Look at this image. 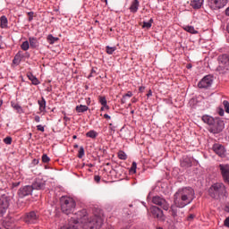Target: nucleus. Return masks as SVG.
<instances>
[{
    "label": "nucleus",
    "mask_w": 229,
    "mask_h": 229,
    "mask_svg": "<svg viewBox=\"0 0 229 229\" xmlns=\"http://www.w3.org/2000/svg\"><path fill=\"white\" fill-rule=\"evenodd\" d=\"M60 203L61 210L64 214H66V216L72 214V211L76 208V201L71 197H61Z\"/></svg>",
    "instance_id": "7ed1b4c3"
},
{
    "label": "nucleus",
    "mask_w": 229,
    "mask_h": 229,
    "mask_svg": "<svg viewBox=\"0 0 229 229\" xmlns=\"http://www.w3.org/2000/svg\"><path fill=\"white\" fill-rule=\"evenodd\" d=\"M192 67V64H188L187 69H191Z\"/></svg>",
    "instance_id": "052dcab7"
},
{
    "label": "nucleus",
    "mask_w": 229,
    "mask_h": 229,
    "mask_svg": "<svg viewBox=\"0 0 229 229\" xmlns=\"http://www.w3.org/2000/svg\"><path fill=\"white\" fill-rule=\"evenodd\" d=\"M224 225H225V226H227V228H229V216L227 218H225Z\"/></svg>",
    "instance_id": "49530a36"
},
{
    "label": "nucleus",
    "mask_w": 229,
    "mask_h": 229,
    "mask_svg": "<svg viewBox=\"0 0 229 229\" xmlns=\"http://www.w3.org/2000/svg\"><path fill=\"white\" fill-rule=\"evenodd\" d=\"M37 130H38V131H45L44 126H42V125H37Z\"/></svg>",
    "instance_id": "de8ad7c7"
},
{
    "label": "nucleus",
    "mask_w": 229,
    "mask_h": 229,
    "mask_svg": "<svg viewBox=\"0 0 229 229\" xmlns=\"http://www.w3.org/2000/svg\"><path fill=\"white\" fill-rule=\"evenodd\" d=\"M88 165H89V167H94V165H92V164H89Z\"/></svg>",
    "instance_id": "0e129e2a"
},
{
    "label": "nucleus",
    "mask_w": 229,
    "mask_h": 229,
    "mask_svg": "<svg viewBox=\"0 0 229 229\" xmlns=\"http://www.w3.org/2000/svg\"><path fill=\"white\" fill-rule=\"evenodd\" d=\"M132 103H137V98H132Z\"/></svg>",
    "instance_id": "680f3d73"
},
{
    "label": "nucleus",
    "mask_w": 229,
    "mask_h": 229,
    "mask_svg": "<svg viewBox=\"0 0 229 229\" xmlns=\"http://www.w3.org/2000/svg\"><path fill=\"white\" fill-rule=\"evenodd\" d=\"M64 121H65L66 123L71 121V118L67 117V116H64Z\"/></svg>",
    "instance_id": "6e6d98bb"
},
{
    "label": "nucleus",
    "mask_w": 229,
    "mask_h": 229,
    "mask_svg": "<svg viewBox=\"0 0 229 229\" xmlns=\"http://www.w3.org/2000/svg\"><path fill=\"white\" fill-rule=\"evenodd\" d=\"M218 167L224 182L229 183V165L220 164Z\"/></svg>",
    "instance_id": "ddd939ff"
},
{
    "label": "nucleus",
    "mask_w": 229,
    "mask_h": 229,
    "mask_svg": "<svg viewBox=\"0 0 229 229\" xmlns=\"http://www.w3.org/2000/svg\"><path fill=\"white\" fill-rule=\"evenodd\" d=\"M87 137H89V139H96L98 137V132L96 131H89L86 133Z\"/></svg>",
    "instance_id": "7c9ffc66"
},
{
    "label": "nucleus",
    "mask_w": 229,
    "mask_h": 229,
    "mask_svg": "<svg viewBox=\"0 0 229 229\" xmlns=\"http://www.w3.org/2000/svg\"><path fill=\"white\" fill-rule=\"evenodd\" d=\"M4 226L5 229H13V225H10V222H5Z\"/></svg>",
    "instance_id": "79ce46f5"
},
{
    "label": "nucleus",
    "mask_w": 229,
    "mask_h": 229,
    "mask_svg": "<svg viewBox=\"0 0 229 229\" xmlns=\"http://www.w3.org/2000/svg\"><path fill=\"white\" fill-rule=\"evenodd\" d=\"M2 105H3V100L0 101V106H2Z\"/></svg>",
    "instance_id": "774afa93"
},
{
    "label": "nucleus",
    "mask_w": 229,
    "mask_h": 229,
    "mask_svg": "<svg viewBox=\"0 0 229 229\" xmlns=\"http://www.w3.org/2000/svg\"><path fill=\"white\" fill-rule=\"evenodd\" d=\"M94 180H95V182H97V183H99V182H101V176H99V175H95V176H94Z\"/></svg>",
    "instance_id": "37998d69"
},
{
    "label": "nucleus",
    "mask_w": 229,
    "mask_h": 229,
    "mask_svg": "<svg viewBox=\"0 0 229 229\" xmlns=\"http://www.w3.org/2000/svg\"><path fill=\"white\" fill-rule=\"evenodd\" d=\"M139 0H133L129 10L130 12H131V13H137V12L139 11Z\"/></svg>",
    "instance_id": "6ab92c4d"
},
{
    "label": "nucleus",
    "mask_w": 229,
    "mask_h": 229,
    "mask_svg": "<svg viewBox=\"0 0 229 229\" xmlns=\"http://www.w3.org/2000/svg\"><path fill=\"white\" fill-rule=\"evenodd\" d=\"M144 90H146V87L140 86V87L139 88V91H140V92H144Z\"/></svg>",
    "instance_id": "603ef678"
},
{
    "label": "nucleus",
    "mask_w": 229,
    "mask_h": 229,
    "mask_svg": "<svg viewBox=\"0 0 229 229\" xmlns=\"http://www.w3.org/2000/svg\"><path fill=\"white\" fill-rule=\"evenodd\" d=\"M104 118H105V119H107V120H110V119H111L110 115H108V114H104Z\"/></svg>",
    "instance_id": "5fc2aeb1"
},
{
    "label": "nucleus",
    "mask_w": 229,
    "mask_h": 229,
    "mask_svg": "<svg viewBox=\"0 0 229 229\" xmlns=\"http://www.w3.org/2000/svg\"><path fill=\"white\" fill-rule=\"evenodd\" d=\"M183 30L188 33H191L192 35L198 34V30H196L192 26H185Z\"/></svg>",
    "instance_id": "a878e982"
},
{
    "label": "nucleus",
    "mask_w": 229,
    "mask_h": 229,
    "mask_svg": "<svg viewBox=\"0 0 229 229\" xmlns=\"http://www.w3.org/2000/svg\"><path fill=\"white\" fill-rule=\"evenodd\" d=\"M51 158H49V157H47V154H44L42 156V162H44V164H47V162H50Z\"/></svg>",
    "instance_id": "58836bf2"
},
{
    "label": "nucleus",
    "mask_w": 229,
    "mask_h": 229,
    "mask_svg": "<svg viewBox=\"0 0 229 229\" xmlns=\"http://www.w3.org/2000/svg\"><path fill=\"white\" fill-rule=\"evenodd\" d=\"M133 96V93L131 91H128L125 95H123V98H131Z\"/></svg>",
    "instance_id": "c03bdc74"
},
{
    "label": "nucleus",
    "mask_w": 229,
    "mask_h": 229,
    "mask_svg": "<svg viewBox=\"0 0 229 229\" xmlns=\"http://www.w3.org/2000/svg\"><path fill=\"white\" fill-rule=\"evenodd\" d=\"M103 106H104V108H106V110H110V106H108V104H106Z\"/></svg>",
    "instance_id": "4d7b16f0"
},
{
    "label": "nucleus",
    "mask_w": 229,
    "mask_h": 229,
    "mask_svg": "<svg viewBox=\"0 0 229 229\" xmlns=\"http://www.w3.org/2000/svg\"><path fill=\"white\" fill-rule=\"evenodd\" d=\"M85 157V148L83 147H80L78 158H83Z\"/></svg>",
    "instance_id": "f704fd0d"
},
{
    "label": "nucleus",
    "mask_w": 229,
    "mask_h": 229,
    "mask_svg": "<svg viewBox=\"0 0 229 229\" xmlns=\"http://www.w3.org/2000/svg\"><path fill=\"white\" fill-rule=\"evenodd\" d=\"M195 198L196 193L194 192V189L191 187L180 189L175 192L174 195V205L170 207L169 210V214H171L174 221L178 217L179 208H183L187 205H191V202L194 201Z\"/></svg>",
    "instance_id": "f257e3e1"
},
{
    "label": "nucleus",
    "mask_w": 229,
    "mask_h": 229,
    "mask_svg": "<svg viewBox=\"0 0 229 229\" xmlns=\"http://www.w3.org/2000/svg\"><path fill=\"white\" fill-rule=\"evenodd\" d=\"M99 103L102 106H106L107 104L106 97H99Z\"/></svg>",
    "instance_id": "4c0bfd02"
},
{
    "label": "nucleus",
    "mask_w": 229,
    "mask_h": 229,
    "mask_svg": "<svg viewBox=\"0 0 229 229\" xmlns=\"http://www.w3.org/2000/svg\"><path fill=\"white\" fill-rule=\"evenodd\" d=\"M190 4L194 10H199L203 6V0H191Z\"/></svg>",
    "instance_id": "a211bd4d"
},
{
    "label": "nucleus",
    "mask_w": 229,
    "mask_h": 229,
    "mask_svg": "<svg viewBox=\"0 0 229 229\" xmlns=\"http://www.w3.org/2000/svg\"><path fill=\"white\" fill-rule=\"evenodd\" d=\"M4 144H8V145L12 144V137L10 136L6 137L5 139H4Z\"/></svg>",
    "instance_id": "ea45409f"
},
{
    "label": "nucleus",
    "mask_w": 229,
    "mask_h": 229,
    "mask_svg": "<svg viewBox=\"0 0 229 229\" xmlns=\"http://www.w3.org/2000/svg\"><path fill=\"white\" fill-rule=\"evenodd\" d=\"M215 120H216V118H214L208 114H205L202 116L203 123H205L206 124H208L209 127L211 126V124H213Z\"/></svg>",
    "instance_id": "aec40b11"
},
{
    "label": "nucleus",
    "mask_w": 229,
    "mask_h": 229,
    "mask_svg": "<svg viewBox=\"0 0 229 229\" xmlns=\"http://www.w3.org/2000/svg\"><path fill=\"white\" fill-rule=\"evenodd\" d=\"M151 96H153V92L151 91V89H149L147 94V98H151Z\"/></svg>",
    "instance_id": "864d4df0"
},
{
    "label": "nucleus",
    "mask_w": 229,
    "mask_h": 229,
    "mask_svg": "<svg viewBox=\"0 0 229 229\" xmlns=\"http://www.w3.org/2000/svg\"><path fill=\"white\" fill-rule=\"evenodd\" d=\"M118 158H120V160H126V158H128V156L126 155V153H124V151L120 150L118 152Z\"/></svg>",
    "instance_id": "2f4dec72"
},
{
    "label": "nucleus",
    "mask_w": 229,
    "mask_h": 229,
    "mask_svg": "<svg viewBox=\"0 0 229 229\" xmlns=\"http://www.w3.org/2000/svg\"><path fill=\"white\" fill-rule=\"evenodd\" d=\"M116 50H117L116 47H109V46L106 47V52L107 53V55H114V52Z\"/></svg>",
    "instance_id": "cd10ccee"
},
{
    "label": "nucleus",
    "mask_w": 229,
    "mask_h": 229,
    "mask_svg": "<svg viewBox=\"0 0 229 229\" xmlns=\"http://www.w3.org/2000/svg\"><path fill=\"white\" fill-rule=\"evenodd\" d=\"M150 213L152 214L153 217L158 219V221H165V216L160 208L157 206L150 207Z\"/></svg>",
    "instance_id": "6e6552de"
},
{
    "label": "nucleus",
    "mask_w": 229,
    "mask_h": 229,
    "mask_svg": "<svg viewBox=\"0 0 229 229\" xmlns=\"http://www.w3.org/2000/svg\"><path fill=\"white\" fill-rule=\"evenodd\" d=\"M208 194L210 198L214 199H219L221 196L226 194V186L223 182H216L208 189Z\"/></svg>",
    "instance_id": "20e7f679"
},
{
    "label": "nucleus",
    "mask_w": 229,
    "mask_h": 229,
    "mask_svg": "<svg viewBox=\"0 0 229 229\" xmlns=\"http://www.w3.org/2000/svg\"><path fill=\"white\" fill-rule=\"evenodd\" d=\"M12 106L18 112V114H22V107L15 102H12Z\"/></svg>",
    "instance_id": "bb28decb"
},
{
    "label": "nucleus",
    "mask_w": 229,
    "mask_h": 229,
    "mask_svg": "<svg viewBox=\"0 0 229 229\" xmlns=\"http://www.w3.org/2000/svg\"><path fill=\"white\" fill-rule=\"evenodd\" d=\"M19 185H21V182H16L12 183L13 189H15V187H19Z\"/></svg>",
    "instance_id": "a18cd8bd"
},
{
    "label": "nucleus",
    "mask_w": 229,
    "mask_h": 229,
    "mask_svg": "<svg viewBox=\"0 0 229 229\" xmlns=\"http://www.w3.org/2000/svg\"><path fill=\"white\" fill-rule=\"evenodd\" d=\"M21 60H22L21 54H17L13 60V64H14V65H19V64H21Z\"/></svg>",
    "instance_id": "c85d7f7f"
},
{
    "label": "nucleus",
    "mask_w": 229,
    "mask_h": 229,
    "mask_svg": "<svg viewBox=\"0 0 229 229\" xmlns=\"http://www.w3.org/2000/svg\"><path fill=\"white\" fill-rule=\"evenodd\" d=\"M223 105H224V108H225L226 114H229V102H228V100H225L223 102Z\"/></svg>",
    "instance_id": "e433bc0d"
},
{
    "label": "nucleus",
    "mask_w": 229,
    "mask_h": 229,
    "mask_svg": "<svg viewBox=\"0 0 229 229\" xmlns=\"http://www.w3.org/2000/svg\"><path fill=\"white\" fill-rule=\"evenodd\" d=\"M214 83V76L206 75L198 84L199 89H208Z\"/></svg>",
    "instance_id": "9d476101"
},
{
    "label": "nucleus",
    "mask_w": 229,
    "mask_h": 229,
    "mask_svg": "<svg viewBox=\"0 0 229 229\" xmlns=\"http://www.w3.org/2000/svg\"><path fill=\"white\" fill-rule=\"evenodd\" d=\"M38 221V215L35 211L27 213L24 216V222L28 224H35Z\"/></svg>",
    "instance_id": "4468645a"
},
{
    "label": "nucleus",
    "mask_w": 229,
    "mask_h": 229,
    "mask_svg": "<svg viewBox=\"0 0 229 229\" xmlns=\"http://www.w3.org/2000/svg\"><path fill=\"white\" fill-rule=\"evenodd\" d=\"M212 149L216 155L218 157H221V158H225L226 150L225 149V146L219 144V143H215L212 147Z\"/></svg>",
    "instance_id": "2eb2a0df"
},
{
    "label": "nucleus",
    "mask_w": 229,
    "mask_h": 229,
    "mask_svg": "<svg viewBox=\"0 0 229 229\" xmlns=\"http://www.w3.org/2000/svg\"><path fill=\"white\" fill-rule=\"evenodd\" d=\"M30 46L32 49H36V47H38V40L35 38H29Z\"/></svg>",
    "instance_id": "5701e85b"
},
{
    "label": "nucleus",
    "mask_w": 229,
    "mask_h": 229,
    "mask_svg": "<svg viewBox=\"0 0 229 229\" xmlns=\"http://www.w3.org/2000/svg\"><path fill=\"white\" fill-rule=\"evenodd\" d=\"M194 217H196V215L191 214V215L188 216V221H192V219H194Z\"/></svg>",
    "instance_id": "09e8293b"
},
{
    "label": "nucleus",
    "mask_w": 229,
    "mask_h": 229,
    "mask_svg": "<svg viewBox=\"0 0 229 229\" xmlns=\"http://www.w3.org/2000/svg\"><path fill=\"white\" fill-rule=\"evenodd\" d=\"M101 112H103V110H105V106H103L101 108H100Z\"/></svg>",
    "instance_id": "e2e57ef3"
},
{
    "label": "nucleus",
    "mask_w": 229,
    "mask_h": 229,
    "mask_svg": "<svg viewBox=\"0 0 229 229\" xmlns=\"http://www.w3.org/2000/svg\"><path fill=\"white\" fill-rule=\"evenodd\" d=\"M27 15H29V21L31 22V21H33V17H34V15H35V13H33V12H29V13H27Z\"/></svg>",
    "instance_id": "a19ab883"
},
{
    "label": "nucleus",
    "mask_w": 229,
    "mask_h": 229,
    "mask_svg": "<svg viewBox=\"0 0 229 229\" xmlns=\"http://www.w3.org/2000/svg\"><path fill=\"white\" fill-rule=\"evenodd\" d=\"M73 216L70 220L75 225L81 223L87 229H100L103 226V218L99 216H93L89 218L87 209L80 210Z\"/></svg>",
    "instance_id": "f03ea898"
},
{
    "label": "nucleus",
    "mask_w": 229,
    "mask_h": 229,
    "mask_svg": "<svg viewBox=\"0 0 229 229\" xmlns=\"http://www.w3.org/2000/svg\"><path fill=\"white\" fill-rule=\"evenodd\" d=\"M75 110L78 114H83V112H87V110H89V106L80 105L75 107Z\"/></svg>",
    "instance_id": "b1692460"
},
{
    "label": "nucleus",
    "mask_w": 229,
    "mask_h": 229,
    "mask_svg": "<svg viewBox=\"0 0 229 229\" xmlns=\"http://www.w3.org/2000/svg\"><path fill=\"white\" fill-rule=\"evenodd\" d=\"M227 32L229 33V24L226 27Z\"/></svg>",
    "instance_id": "69168bd1"
},
{
    "label": "nucleus",
    "mask_w": 229,
    "mask_h": 229,
    "mask_svg": "<svg viewBox=\"0 0 229 229\" xmlns=\"http://www.w3.org/2000/svg\"><path fill=\"white\" fill-rule=\"evenodd\" d=\"M33 164H34L35 165H37V164H38V159H34V160H33Z\"/></svg>",
    "instance_id": "bf43d9fd"
},
{
    "label": "nucleus",
    "mask_w": 229,
    "mask_h": 229,
    "mask_svg": "<svg viewBox=\"0 0 229 229\" xmlns=\"http://www.w3.org/2000/svg\"><path fill=\"white\" fill-rule=\"evenodd\" d=\"M225 130V122L219 118H215L214 123L211 124V126L208 129V131L210 133H221Z\"/></svg>",
    "instance_id": "423d86ee"
},
{
    "label": "nucleus",
    "mask_w": 229,
    "mask_h": 229,
    "mask_svg": "<svg viewBox=\"0 0 229 229\" xmlns=\"http://www.w3.org/2000/svg\"><path fill=\"white\" fill-rule=\"evenodd\" d=\"M34 121H35L36 123H40V116L36 115V116L34 117Z\"/></svg>",
    "instance_id": "8fccbe9b"
},
{
    "label": "nucleus",
    "mask_w": 229,
    "mask_h": 229,
    "mask_svg": "<svg viewBox=\"0 0 229 229\" xmlns=\"http://www.w3.org/2000/svg\"><path fill=\"white\" fill-rule=\"evenodd\" d=\"M219 115L223 116L225 115V110H223V108H220L218 111Z\"/></svg>",
    "instance_id": "3c124183"
},
{
    "label": "nucleus",
    "mask_w": 229,
    "mask_h": 229,
    "mask_svg": "<svg viewBox=\"0 0 229 229\" xmlns=\"http://www.w3.org/2000/svg\"><path fill=\"white\" fill-rule=\"evenodd\" d=\"M130 173H131L132 174H135V173H137V163L136 162H132L131 167L130 168Z\"/></svg>",
    "instance_id": "c9c22d12"
},
{
    "label": "nucleus",
    "mask_w": 229,
    "mask_h": 229,
    "mask_svg": "<svg viewBox=\"0 0 229 229\" xmlns=\"http://www.w3.org/2000/svg\"><path fill=\"white\" fill-rule=\"evenodd\" d=\"M61 229H78V226H76V224L71 219L68 220V223L61 227Z\"/></svg>",
    "instance_id": "412c9836"
},
{
    "label": "nucleus",
    "mask_w": 229,
    "mask_h": 229,
    "mask_svg": "<svg viewBox=\"0 0 229 229\" xmlns=\"http://www.w3.org/2000/svg\"><path fill=\"white\" fill-rule=\"evenodd\" d=\"M10 201H12L10 196L6 194H3L0 196V217H3V216L6 214V210H8L10 207Z\"/></svg>",
    "instance_id": "39448f33"
},
{
    "label": "nucleus",
    "mask_w": 229,
    "mask_h": 229,
    "mask_svg": "<svg viewBox=\"0 0 229 229\" xmlns=\"http://www.w3.org/2000/svg\"><path fill=\"white\" fill-rule=\"evenodd\" d=\"M0 28H8V18L4 15L0 18Z\"/></svg>",
    "instance_id": "4be33fe9"
},
{
    "label": "nucleus",
    "mask_w": 229,
    "mask_h": 229,
    "mask_svg": "<svg viewBox=\"0 0 229 229\" xmlns=\"http://www.w3.org/2000/svg\"><path fill=\"white\" fill-rule=\"evenodd\" d=\"M152 203H154V205H157V207H161L163 210H169V203L167 200H165V199L160 196L153 197Z\"/></svg>",
    "instance_id": "0eeeda50"
},
{
    "label": "nucleus",
    "mask_w": 229,
    "mask_h": 229,
    "mask_svg": "<svg viewBox=\"0 0 229 229\" xmlns=\"http://www.w3.org/2000/svg\"><path fill=\"white\" fill-rule=\"evenodd\" d=\"M152 24H153V19H150L148 21L143 22L142 28H147V30H149Z\"/></svg>",
    "instance_id": "473e14b6"
},
{
    "label": "nucleus",
    "mask_w": 229,
    "mask_h": 229,
    "mask_svg": "<svg viewBox=\"0 0 229 229\" xmlns=\"http://www.w3.org/2000/svg\"><path fill=\"white\" fill-rule=\"evenodd\" d=\"M33 193V187L31 185H25L18 190L17 195L19 198H26L27 196H31Z\"/></svg>",
    "instance_id": "1a4fd4ad"
},
{
    "label": "nucleus",
    "mask_w": 229,
    "mask_h": 229,
    "mask_svg": "<svg viewBox=\"0 0 229 229\" xmlns=\"http://www.w3.org/2000/svg\"><path fill=\"white\" fill-rule=\"evenodd\" d=\"M38 105H39V113L44 115L46 114V98L42 97L40 100H38Z\"/></svg>",
    "instance_id": "f3484780"
},
{
    "label": "nucleus",
    "mask_w": 229,
    "mask_h": 229,
    "mask_svg": "<svg viewBox=\"0 0 229 229\" xmlns=\"http://www.w3.org/2000/svg\"><path fill=\"white\" fill-rule=\"evenodd\" d=\"M228 0H209V6L212 10H221L226 6Z\"/></svg>",
    "instance_id": "f8f14e48"
},
{
    "label": "nucleus",
    "mask_w": 229,
    "mask_h": 229,
    "mask_svg": "<svg viewBox=\"0 0 229 229\" xmlns=\"http://www.w3.org/2000/svg\"><path fill=\"white\" fill-rule=\"evenodd\" d=\"M77 138H78V136H76V135L72 136V139H77Z\"/></svg>",
    "instance_id": "338daca9"
},
{
    "label": "nucleus",
    "mask_w": 229,
    "mask_h": 229,
    "mask_svg": "<svg viewBox=\"0 0 229 229\" xmlns=\"http://www.w3.org/2000/svg\"><path fill=\"white\" fill-rule=\"evenodd\" d=\"M58 40H60L58 38H55L51 34L47 36V41L49 42V44H55V42H58Z\"/></svg>",
    "instance_id": "c756f323"
},
{
    "label": "nucleus",
    "mask_w": 229,
    "mask_h": 229,
    "mask_svg": "<svg viewBox=\"0 0 229 229\" xmlns=\"http://www.w3.org/2000/svg\"><path fill=\"white\" fill-rule=\"evenodd\" d=\"M32 191H44L46 190V181L44 179L38 177L31 184Z\"/></svg>",
    "instance_id": "9b49d317"
},
{
    "label": "nucleus",
    "mask_w": 229,
    "mask_h": 229,
    "mask_svg": "<svg viewBox=\"0 0 229 229\" xmlns=\"http://www.w3.org/2000/svg\"><path fill=\"white\" fill-rule=\"evenodd\" d=\"M21 47L22 51H28L30 49V42L29 41H24L21 45Z\"/></svg>",
    "instance_id": "72a5a7b5"
},
{
    "label": "nucleus",
    "mask_w": 229,
    "mask_h": 229,
    "mask_svg": "<svg viewBox=\"0 0 229 229\" xmlns=\"http://www.w3.org/2000/svg\"><path fill=\"white\" fill-rule=\"evenodd\" d=\"M192 157H184L181 160V167H184V169H189V167H192V162H193Z\"/></svg>",
    "instance_id": "dca6fc26"
},
{
    "label": "nucleus",
    "mask_w": 229,
    "mask_h": 229,
    "mask_svg": "<svg viewBox=\"0 0 229 229\" xmlns=\"http://www.w3.org/2000/svg\"><path fill=\"white\" fill-rule=\"evenodd\" d=\"M121 101H122V105H124V103H126V99H125L124 96L123 97Z\"/></svg>",
    "instance_id": "13d9d810"
},
{
    "label": "nucleus",
    "mask_w": 229,
    "mask_h": 229,
    "mask_svg": "<svg viewBox=\"0 0 229 229\" xmlns=\"http://www.w3.org/2000/svg\"><path fill=\"white\" fill-rule=\"evenodd\" d=\"M28 78L29 80H30V81L32 82V85H39L40 81H38V79H37V77H35L33 74L31 73H28Z\"/></svg>",
    "instance_id": "393cba45"
}]
</instances>
